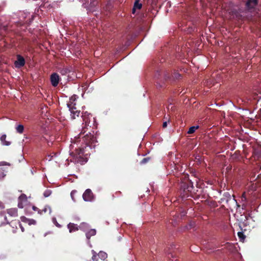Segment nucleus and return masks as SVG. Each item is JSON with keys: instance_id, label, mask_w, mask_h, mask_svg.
Masks as SVG:
<instances>
[{"instance_id": "15", "label": "nucleus", "mask_w": 261, "mask_h": 261, "mask_svg": "<svg viewBox=\"0 0 261 261\" xmlns=\"http://www.w3.org/2000/svg\"><path fill=\"white\" fill-rule=\"evenodd\" d=\"M76 108L75 107V109H73V112L72 113L71 111H70L71 113V116L72 119H75L76 117L79 116L80 114V111L76 110Z\"/></svg>"}, {"instance_id": "11", "label": "nucleus", "mask_w": 261, "mask_h": 261, "mask_svg": "<svg viewBox=\"0 0 261 261\" xmlns=\"http://www.w3.org/2000/svg\"><path fill=\"white\" fill-rule=\"evenodd\" d=\"M6 135L5 134L3 135L0 138L1 141L3 145L9 146L11 144V142L6 141Z\"/></svg>"}, {"instance_id": "29", "label": "nucleus", "mask_w": 261, "mask_h": 261, "mask_svg": "<svg viewBox=\"0 0 261 261\" xmlns=\"http://www.w3.org/2000/svg\"><path fill=\"white\" fill-rule=\"evenodd\" d=\"M148 160H149V159H148V158H144V159H143L142 160V161H141V163H142V164H145V163H146V162H148Z\"/></svg>"}, {"instance_id": "17", "label": "nucleus", "mask_w": 261, "mask_h": 261, "mask_svg": "<svg viewBox=\"0 0 261 261\" xmlns=\"http://www.w3.org/2000/svg\"><path fill=\"white\" fill-rule=\"evenodd\" d=\"M98 255L102 260H105L107 257V254L102 251H99Z\"/></svg>"}, {"instance_id": "3", "label": "nucleus", "mask_w": 261, "mask_h": 261, "mask_svg": "<svg viewBox=\"0 0 261 261\" xmlns=\"http://www.w3.org/2000/svg\"><path fill=\"white\" fill-rule=\"evenodd\" d=\"M83 198L85 201H92L94 199V196L91 190L87 189L83 195Z\"/></svg>"}, {"instance_id": "30", "label": "nucleus", "mask_w": 261, "mask_h": 261, "mask_svg": "<svg viewBox=\"0 0 261 261\" xmlns=\"http://www.w3.org/2000/svg\"><path fill=\"white\" fill-rule=\"evenodd\" d=\"M97 3L96 2L93 1L91 3V5L92 6H95L96 5Z\"/></svg>"}, {"instance_id": "26", "label": "nucleus", "mask_w": 261, "mask_h": 261, "mask_svg": "<svg viewBox=\"0 0 261 261\" xmlns=\"http://www.w3.org/2000/svg\"><path fill=\"white\" fill-rule=\"evenodd\" d=\"M32 208L34 211H37L39 214H41V210H39L37 207L33 206Z\"/></svg>"}, {"instance_id": "6", "label": "nucleus", "mask_w": 261, "mask_h": 261, "mask_svg": "<svg viewBox=\"0 0 261 261\" xmlns=\"http://www.w3.org/2000/svg\"><path fill=\"white\" fill-rule=\"evenodd\" d=\"M14 64L16 68H20L24 66L25 64V60L20 55H18L17 60L15 61Z\"/></svg>"}, {"instance_id": "31", "label": "nucleus", "mask_w": 261, "mask_h": 261, "mask_svg": "<svg viewBox=\"0 0 261 261\" xmlns=\"http://www.w3.org/2000/svg\"><path fill=\"white\" fill-rule=\"evenodd\" d=\"M61 73L63 74H65L66 73V70H63V71H61Z\"/></svg>"}, {"instance_id": "2", "label": "nucleus", "mask_w": 261, "mask_h": 261, "mask_svg": "<svg viewBox=\"0 0 261 261\" xmlns=\"http://www.w3.org/2000/svg\"><path fill=\"white\" fill-rule=\"evenodd\" d=\"M67 227L69 229V232H72L78 230L79 229H82L84 231H86V229L89 228V226L86 223H82L79 227L77 226L76 224L72 223H69L67 225Z\"/></svg>"}, {"instance_id": "14", "label": "nucleus", "mask_w": 261, "mask_h": 261, "mask_svg": "<svg viewBox=\"0 0 261 261\" xmlns=\"http://www.w3.org/2000/svg\"><path fill=\"white\" fill-rule=\"evenodd\" d=\"M96 234V230L95 229H91L89 231L86 232V237L88 239H89L92 236L95 235Z\"/></svg>"}, {"instance_id": "7", "label": "nucleus", "mask_w": 261, "mask_h": 261, "mask_svg": "<svg viewBox=\"0 0 261 261\" xmlns=\"http://www.w3.org/2000/svg\"><path fill=\"white\" fill-rule=\"evenodd\" d=\"M257 0H248L247 2L246 6L248 9L254 8L257 5Z\"/></svg>"}, {"instance_id": "32", "label": "nucleus", "mask_w": 261, "mask_h": 261, "mask_svg": "<svg viewBox=\"0 0 261 261\" xmlns=\"http://www.w3.org/2000/svg\"><path fill=\"white\" fill-rule=\"evenodd\" d=\"M19 225L20 226V228H21V229L22 231H24V228L21 226L20 224H19Z\"/></svg>"}, {"instance_id": "5", "label": "nucleus", "mask_w": 261, "mask_h": 261, "mask_svg": "<svg viewBox=\"0 0 261 261\" xmlns=\"http://www.w3.org/2000/svg\"><path fill=\"white\" fill-rule=\"evenodd\" d=\"M60 77L59 75L56 73H54L50 76V82L51 85L54 87H56L59 83Z\"/></svg>"}, {"instance_id": "18", "label": "nucleus", "mask_w": 261, "mask_h": 261, "mask_svg": "<svg viewBox=\"0 0 261 261\" xmlns=\"http://www.w3.org/2000/svg\"><path fill=\"white\" fill-rule=\"evenodd\" d=\"M199 127V126H193L189 128V130L188 131V134H192L195 132V130Z\"/></svg>"}, {"instance_id": "22", "label": "nucleus", "mask_w": 261, "mask_h": 261, "mask_svg": "<svg viewBox=\"0 0 261 261\" xmlns=\"http://www.w3.org/2000/svg\"><path fill=\"white\" fill-rule=\"evenodd\" d=\"M76 193V191L75 190H73L71 191L70 193L71 197L73 201H75V199L74 198V195Z\"/></svg>"}, {"instance_id": "13", "label": "nucleus", "mask_w": 261, "mask_h": 261, "mask_svg": "<svg viewBox=\"0 0 261 261\" xmlns=\"http://www.w3.org/2000/svg\"><path fill=\"white\" fill-rule=\"evenodd\" d=\"M8 214L12 217L17 216V210L16 208H11L8 210Z\"/></svg>"}, {"instance_id": "8", "label": "nucleus", "mask_w": 261, "mask_h": 261, "mask_svg": "<svg viewBox=\"0 0 261 261\" xmlns=\"http://www.w3.org/2000/svg\"><path fill=\"white\" fill-rule=\"evenodd\" d=\"M27 201V197L25 194H21L19 197V202L18 204V206L19 208H22L23 207V204L22 202L23 201Z\"/></svg>"}, {"instance_id": "20", "label": "nucleus", "mask_w": 261, "mask_h": 261, "mask_svg": "<svg viewBox=\"0 0 261 261\" xmlns=\"http://www.w3.org/2000/svg\"><path fill=\"white\" fill-rule=\"evenodd\" d=\"M47 211H49V213L51 214V208L50 206L47 205V206H45V207L42 210H41V214H42L43 212L46 213Z\"/></svg>"}, {"instance_id": "16", "label": "nucleus", "mask_w": 261, "mask_h": 261, "mask_svg": "<svg viewBox=\"0 0 261 261\" xmlns=\"http://www.w3.org/2000/svg\"><path fill=\"white\" fill-rule=\"evenodd\" d=\"M16 130L17 133L19 134H22L24 130L23 125H22V124L18 125L16 127Z\"/></svg>"}, {"instance_id": "4", "label": "nucleus", "mask_w": 261, "mask_h": 261, "mask_svg": "<svg viewBox=\"0 0 261 261\" xmlns=\"http://www.w3.org/2000/svg\"><path fill=\"white\" fill-rule=\"evenodd\" d=\"M77 97L76 95L72 96L67 103V107L69 108L70 111H71L72 113L73 112V109H75V101L77 99Z\"/></svg>"}, {"instance_id": "21", "label": "nucleus", "mask_w": 261, "mask_h": 261, "mask_svg": "<svg viewBox=\"0 0 261 261\" xmlns=\"http://www.w3.org/2000/svg\"><path fill=\"white\" fill-rule=\"evenodd\" d=\"M92 254H93L92 260L93 261H97L98 259H97V253H96V252L95 251H94V250H92Z\"/></svg>"}, {"instance_id": "24", "label": "nucleus", "mask_w": 261, "mask_h": 261, "mask_svg": "<svg viewBox=\"0 0 261 261\" xmlns=\"http://www.w3.org/2000/svg\"><path fill=\"white\" fill-rule=\"evenodd\" d=\"M53 222L55 225H56L57 227H60L61 225L57 222V221L55 218H53L52 219Z\"/></svg>"}, {"instance_id": "27", "label": "nucleus", "mask_w": 261, "mask_h": 261, "mask_svg": "<svg viewBox=\"0 0 261 261\" xmlns=\"http://www.w3.org/2000/svg\"><path fill=\"white\" fill-rule=\"evenodd\" d=\"M6 176V174L4 173V172H0V179H3Z\"/></svg>"}, {"instance_id": "12", "label": "nucleus", "mask_w": 261, "mask_h": 261, "mask_svg": "<svg viewBox=\"0 0 261 261\" xmlns=\"http://www.w3.org/2000/svg\"><path fill=\"white\" fill-rule=\"evenodd\" d=\"M21 220L22 222H27L29 225L35 224L36 221L33 219H28L25 217H21Z\"/></svg>"}, {"instance_id": "10", "label": "nucleus", "mask_w": 261, "mask_h": 261, "mask_svg": "<svg viewBox=\"0 0 261 261\" xmlns=\"http://www.w3.org/2000/svg\"><path fill=\"white\" fill-rule=\"evenodd\" d=\"M83 121L85 123V125H88V120L92 117V115L90 114H88L87 112H85L82 115Z\"/></svg>"}, {"instance_id": "9", "label": "nucleus", "mask_w": 261, "mask_h": 261, "mask_svg": "<svg viewBox=\"0 0 261 261\" xmlns=\"http://www.w3.org/2000/svg\"><path fill=\"white\" fill-rule=\"evenodd\" d=\"M140 0H136L133 9V13H135L136 10H140L142 8V4L140 3Z\"/></svg>"}, {"instance_id": "19", "label": "nucleus", "mask_w": 261, "mask_h": 261, "mask_svg": "<svg viewBox=\"0 0 261 261\" xmlns=\"http://www.w3.org/2000/svg\"><path fill=\"white\" fill-rule=\"evenodd\" d=\"M238 236L241 241L244 242L245 239V236L243 232H238Z\"/></svg>"}, {"instance_id": "28", "label": "nucleus", "mask_w": 261, "mask_h": 261, "mask_svg": "<svg viewBox=\"0 0 261 261\" xmlns=\"http://www.w3.org/2000/svg\"><path fill=\"white\" fill-rule=\"evenodd\" d=\"M169 121V120L168 119H167V121L164 122L163 124V127H167V123Z\"/></svg>"}, {"instance_id": "23", "label": "nucleus", "mask_w": 261, "mask_h": 261, "mask_svg": "<svg viewBox=\"0 0 261 261\" xmlns=\"http://www.w3.org/2000/svg\"><path fill=\"white\" fill-rule=\"evenodd\" d=\"M51 193V192L50 190H46L44 192L43 195H44V197H47L50 195Z\"/></svg>"}, {"instance_id": "1", "label": "nucleus", "mask_w": 261, "mask_h": 261, "mask_svg": "<svg viewBox=\"0 0 261 261\" xmlns=\"http://www.w3.org/2000/svg\"><path fill=\"white\" fill-rule=\"evenodd\" d=\"M85 133V131L82 130L77 136L73 139H71V141L70 148L73 149L75 148L77 154L80 156L84 154L85 148L88 147L90 148L94 147L97 142L96 137L93 134L89 133L84 135Z\"/></svg>"}, {"instance_id": "25", "label": "nucleus", "mask_w": 261, "mask_h": 261, "mask_svg": "<svg viewBox=\"0 0 261 261\" xmlns=\"http://www.w3.org/2000/svg\"><path fill=\"white\" fill-rule=\"evenodd\" d=\"M6 165L9 166L10 164L6 162H4V161L0 162V166H6Z\"/></svg>"}]
</instances>
